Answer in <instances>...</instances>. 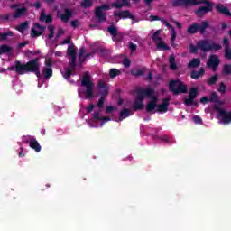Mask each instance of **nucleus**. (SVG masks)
Instances as JSON below:
<instances>
[{
  "label": "nucleus",
  "instance_id": "nucleus-33",
  "mask_svg": "<svg viewBox=\"0 0 231 231\" xmlns=\"http://www.w3.org/2000/svg\"><path fill=\"white\" fill-rule=\"evenodd\" d=\"M223 77H230L231 75V64H225L222 68Z\"/></svg>",
  "mask_w": 231,
  "mask_h": 231
},
{
  "label": "nucleus",
  "instance_id": "nucleus-50",
  "mask_svg": "<svg viewBox=\"0 0 231 231\" xmlns=\"http://www.w3.org/2000/svg\"><path fill=\"white\" fill-rule=\"evenodd\" d=\"M116 106H106V113H107V115H111V113L113 112V111H116Z\"/></svg>",
  "mask_w": 231,
  "mask_h": 231
},
{
  "label": "nucleus",
  "instance_id": "nucleus-64",
  "mask_svg": "<svg viewBox=\"0 0 231 231\" xmlns=\"http://www.w3.org/2000/svg\"><path fill=\"white\" fill-rule=\"evenodd\" d=\"M71 42V37H67L63 42H61V44H69Z\"/></svg>",
  "mask_w": 231,
  "mask_h": 231
},
{
  "label": "nucleus",
  "instance_id": "nucleus-39",
  "mask_svg": "<svg viewBox=\"0 0 231 231\" xmlns=\"http://www.w3.org/2000/svg\"><path fill=\"white\" fill-rule=\"evenodd\" d=\"M81 8H91L93 6V0H83L80 3Z\"/></svg>",
  "mask_w": 231,
  "mask_h": 231
},
{
  "label": "nucleus",
  "instance_id": "nucleus-61",
  "mask_svg": "<svg viewBox=\"0 0 231 231\" xmlns=\"http://www.w3.org/2000/svg\"><path fill=\"white\" fill-rule=\"evenodd\" d=\"M61 35H64V29H59L56 34V39H60Z\"/></svg>",
  "mask_w": 231,
  "mask_h": 231
},
{
  "label": "nucleus",
  "instance_id": "nucleus-36",
  "mask_svg": "<svg viewBox=\"0 0 231 231\" xmlns=\"http://www.w3.org/2000/svg\"><path fill=\"white\" fill-rule=\"evenodd\" d=\"M107 32L112 37H116L118 35V29L113 24L107 27Z\"/></svg>",
  "mask_w": 231,
  "mask_h": 231
},
{
  "label": "nucleus",
  "instance_id": "nucleus-4",
  "mask_svg": "<svg viewBox=\"0 0 231 231\" xmlns=\"http://www.w3.org/2000/svg\"><path fill=\"white\" fill-rule=\"evenodd\" d=\"M170 102H171V99L169 98H163L162 103L161 105H154V103H151L150 101L146 105V112L154 113V109H156L157 107L156 112L167 113V111H169V106L171 104Z\"/></svg>",
  "mask_w": 231,
  "mask_h": 231
},
{
  "label": "nucleus",
  "instance_id": "nucleus-54",
  "mask_svg": "<svg viewBox=\"0 0 231 231\" xmlns=\"http://www.w3.org/2000/svg\"><path fill=\"white\" fill-rule=\"evenodd\" d=\"M0 21H10V14H0Z\"/></svg>",
  "mask_w": 231,
  "mask_h": 231
},
{
  "label": "nucleus",
  "instance_id": "nucleus-45",
  "mask_svg": "<svg viewBox=\"0 0 231 231\" xmlns=\"http://www.w3.org/2000/svg\"><path fill=\"white\" fill-rule=\"evenodd\" d=\"M157 48L159 50H166V51L171 50V47H169L167 44H165V42L162 41H160V42L157 43Z\"/></svg>",
  "mask_w": 231,
  "mask_h": 231
},
{
  "label": "nucleus",
  "instance_id": "nucleus-43",
  "mask_svg": "<svg viewBox=\"0 0 231 231\" xmlns=\"http://www.w3.org/2000/svg\"><path fill=\"white\" fill-rule=\"evenodd\" d=\"M48 30L50 32V34L48 35V39L51 41V39L55 37V27H53V25H49Z\"/></svg>",
  "mask_w": 231,
  "mask_h": 231
},
{
  "label": "nucleus",
  "instance_id": "nucleus-58",
  "mask_svg": "<svg viewBox=\"0 0 231 231\" xmlns=\"http://www.w3.org/2000/svg\"><path fill=\"white\" fill-rule=\"evenodd\" d=\"M163 24H165L166 28H170L172 32V29H175L174 26H172L167 20H162Z\"/></svg>",
  "mask_w": 231,
  "mask_h": 231
},
{
  "label": "nucleus",
  "instance_id": "nucleus-26",
  "mask_svg": "<svg viewBox=\"0 0 231 231\" xmlns=\"http://www.w3.org/2000/svg\"><path fill=\"white\" fill-rule=\"evenodd\" d=\"M29 146L31 147V149H33V151H35L36 152H41L42 147L41 144H39V141H37V139H31L29 142Z\"/></svg>",
  "mask_w": 231,
  "mask_h": 231
},
{
  "label": "nucleus",
  "instance_id": "nucleus-16",
  "mask_svg": "<svg viewBox=\"0 0 231 231\" xmlns=\"http://www.w3.org/2000/svg\"><path fill=\"white\" fill-rule=\"evenodd\" d=\"M114 17H118L119 19H131L132 21H136V17L131 14L129 10L119 11L114 13Z\"/></svg>",
  "mask_w": 231,
  "mask_h": 231
},
{
  "label": "nucleus",
  "instance_id": "nucleus-11",
  "mask_svg": "<svg viewBox=\"0 0 231 231\" xmlns=\"http://www.w3.org/2000/svg\"><path fill=\"white\" fill-rule=\"evenodd\" d=\"M136 95L137 100L134 102L133 109L134 111H142L143 109V100H145L142 88L136 89Z\"/></svg>",
  "mask_w": 231,
  "mask_h": 231
},
{
  "label": "nucleus",
  "instance_id": "nucleus-20",
  "mask_svg": "<svg viewBox=\"0 0 231 231\" xmlns=\"http://www.w3.org/2000/svg\"><path fill=\"white\" fill-rule=\"evenodd\" d=\"M40 22L46 23V24H51V23H53V16L51 14H46V11L42 10L40 14Z\"/></svg>",
  "mask_w": 231,
  "mask_h": 231
},
{
  "label": "nucleus",
  "instance_id": "nucleus-31",
  "mask_svg": "<svg viewBox=\"0 0 231 231\" xmlns=\"http://www.w3.org/2000/svg\"><path fill=\"white\" fill-rule=\"evenodd\" d=\"M84 53H86V48L85 47H81L79 49V62L78 63V68H82V64H84V62H86V59H82Z\"/></svg>",
  "mask_w": 231,
  "mask_h": 231
},
{
  "label": "nucleus",
  "instance_id": "nucleus-2",
  "mask_svg": "<svg viewBox=\"0 0 231 231\" xmlns=\"http://www.w3.org/2000/svg\"><path fill=\"white\" fill-rule=\"evenodd\" d=\"M81 86L86 88L85 97L88 100H91L93 98V81H91V74L88 71L84 73L81 79Z\"/></svg>",
  "mask_w": 231,
  "mask_h": 231
},
{
  "label": "nucleus",
  "instance_id": "nucleus-5",
  "mask_svg": "<svg viewBox=\"0 0 231 231\" xmlns=\"http://www.w3.org/2000/svg\"><path fill=\"white\" fill-rule=\"evenodd\" d=\"M197 48H199V50H201V51H204L205 53H208V51H212V50H215V51L223 50V46L221 44L216 42L210 44V42H208V40L199 41L197 43Z\"/></svg>",
  "mask_w": 231,
  "mask_h": 231
},
{
  "label": "nucleus",
  "instance_id": "nucleus-23",
  "mask_svg": "<svg viewBox=\"0 0 231 231\" xmlns=\"http://www.w3.org/2000/svg\"><path fill=\"white\" fill-rule=\"evenodd\" d=\"M21 66H23V62L20 60H15L14 66H11L7 69L8 71H15L18 75H23V70L20 69Z\"/></svg>",
  "mask_w": 231,
  "mask_h": 231
},
{
  "label": "nucleus",
  "instance_id": "nucleus-38",
  "mask_svg": "<svg viewBox=\"0 0 231 231\" xmlns=\"http://www.w3.org/2000/svg\"><path fill=\"white\" fill-rule=\"evenodd\" d=\"M14 48H12L11 46H8V45H1L0 46V52L2 53H10V51H13Z\"/></svg>",
  "mask_w": 231,
  "mask_h": 231
},
{
  "label": "nucleus",
  "instance_id": "nucleus-56",
  "mask_svg": "<svg viewBox=\"0 0 231 231\" xmlns=\"http://www.w3.org/2000/svg\"><path fill=\"white\" fill-rule=\"evenodd\" d=\"M101 118H102V119L100 120V122H101V127H102V125H104V124H106V122H110V121H111V118H110V117L102 116Z\"/></svg>",
  "mask_w": 231,
  "mask_h": 231
},
{
  "label": "nucleus",
  "instance_id": "nucleus-44",
  "mask_svg": "<svg viewBox=\"0 0 231 231\" xmlns=\"http://www.w3.org/2000/svg\"><path fill=\"white\" fill-rule=\"evenodd\" d=\"M217 91L218 93H221V95H225L226 93V85L223 82H220Z\"/></svg>",
  "mask_w": 231,
  "mask_h": 231
},
{
  "label": "nucleus",
  "instance_id": "nucleus-19",
  "mask_svg": "<svg viewBox=\"0 0 231 231\" xmlns=\"http://www.w3.org/2000/svg\"><path fill=\"white\" fill-rule=\"evenodd\" d=\"M23 16H28V8L27 7L23 6V7L17 8L13 14L14 19H19Z\"/></svg>",
  "mask_w": 231,
  "mask_h": 231
},
{
  "label": "nucleus",
  "instance_id": "nucleus-47",
  "mask_svg": "<svg viewBox=\"0 0 231 231\" xmlns=\"http://www.w3.org/2000/svg\"><path fill=\"white\" fill-rule=\"evenodd\" d=\"M92 116H93V120H95V122H100V120H102V116H100V110L95 111L92 114Z\"/></svg>",
  "mask_w": 231,
  "mask_h": 231
},
{
  "label": "nucleus",
  "instance_id": "nucleus-62",
  "mask_svg": "<svg viewBox=\"0 0 231 231\" xmlns=\"http://www.w3.org/2000/svg\"><path fill=\"white\" fill-rule=\"evenodd\" d=\"M208 102H209L208 97H203L200 99V104H208Z\"/></svg>",
  "mask_w": 231,
  "mask_h": 231
},
{
  "label": "nucleus",
  "instance_id": "nucleus-10",
  "mask_svg": "<svg viewBox=\"0 0 231 231\" xmlns=\"http://www.w3.org/2000/svg\"><path fill=\"white\" fill-rule=\"evenodd\" d=\"M142 91L144 98H149L152 104L158 106V96H156V90H154V88L148 87L146 88H142Z\"/></svg>",
  "mask_w": 231,
  "mask_h": 231
},
{
  "label": "nucleus",
  "instance_id": "nucleus-49",
  "mask_svg": "<svg viewBox=\"0 0 231 231\" xmlns=\"http://www.w3.org/2000/svg\"><path fill=\"white\" fill-rule=\"evenodd\" d=\"M128 48L131 51H136L138 50V45L134 44L133 42H128Z\"/></svg>",
  "mask_w": 231,
  "mask_h": 231
},
{
  "label": "nucleus",
  "instance_id": "nucleus-6",
  "mask_svg": "<svg viewBox=\"0 0 231 231\" xmlns=\"http://www.w3.org/2000/svg\"><path fill=\"white\" fill-rule=\"evenodd\" d=\"M209 27L210 23H208V21H202L201 24L194 23L193 24L188 27L187 33H189V35H196V33L199 32L200 35H203V33L207 32V28Z\"/></svg>",
  "mask_w": 231,
  "mask_h": 231
},
{
  "label": "nucleus",
  "instance_id": "nucleus-21",
  "mask_svg": "<svg viewBox=\"0 0 231 231\" xmlns=\"http://www.w3.org/2000/svg\"><path fill=\"white\" fill-rule=\"evenodd\" d=\"M216 10L218 14H222V15H226V17H231V12L228 7L223 5L222 4H217Z\"/></svg>",
  "mask_w": 231,
  "mask_h": 231
},
{
  "label": "nucleus",
  "instance_id": "nucleus-42",
  "mask_svg": "<svg viewBox=\"0 0 231 231\" xmlns=\"http://www.w3.org/2000/svg\"><path fill=\"white\" fill-rule=\"evenodd\" d=\"M122 72L117 69H110L109 75L111 79H115V77H118Z\"/></svg>",
  "mask_w": 231,
  "mask_h": 231
},
{
  "label": "nucleus",
  "instance_id": "nucleus-24",
  "mask_svg": "<svg viewBox=\"0 0 231 231\" xmlns=\"http://www.w3.org/2000/svg\"><path fill=\"white\" fill-rule=\"evenodd\" d=\"M171 5L173 8H179L180 6H190V0H173Z\"/></svg>",
  "mask_w": 231,
  "mask_h": 231
},
{
  "label": "nucleus",
  "instance_id": "nucleus-37",
  "mask_svg": "<svg viewBox=\"0 0 231 231\" xmlns=\"http://www.w3.org/2000/svg\"><path fill=\"white\" fill-rule=\"evenodd\" d=\"M217 80H219L217 74L211 76L208 80V86H215V84H217Z\"/></svg>",
  "mask_w": 231,
  "mask_h": 231
},
{
  "label": "nucleus",
  "instance_id": "nucleus-30",
  "mask_svg": "<svg viewBox=\"0 0 231 231\" xmlns=\"http://www.w3.org/2000/svg\"><path fill=\"white\" fill-rule=\"evenodd\" d=\"M42 73L43 75V79H45V80H48V79L53 77V69L45 67L43 68Z\"/></svg>",
  "mask_w": 231,
  "mask_h": 231
},
{
  "label": "nucleus",
  "instance_id": "nucleus-18",
  "mask_svg": "<svg viewBox=\"0 0 231 231\" xmlns=\"http://www.w3.org/2000/svg\"><path fill=\"white\" fill-rule=\"evenodd\" d=\"M60 12H58L57 13V17H60V20L63 23H68L69 21V18L73 17V10L65 8L64 9V14H60Z\"/></svg>",
  "mask_w": 231,
  "mask_h": 231
},
{
  "label": "nucleus",
  "instance_id": "nucleus-17",
  "mask_svg": "<svg viewBox=\"0 0 231 231\" xmlns=\"http://www.w3.org/2000/svg\"><path fill=\"white\" fill-rule=\"evenodd\" d=\"M67 55H69V64H77V50H75V45H70L67 49Z\"/></svg>",
  "mask_w": 231,
  "mask_h": 231
},
{
  "label": "nucleus",
  "instance_id": "nucleus-12",
  "mask_svg": "<svg viewBox=\"0 0 231 231\" xmlns=\"http://www.w3.org/2000/svg\"><path fill=\"white\" fill-rule=\"evenodd\" d=\"M221 60H219V56L216 54H211L207 61L208 68H210L212 71H217L219 68Z\"/></svg>",
  "mask_w": 231,
  "mask_h": 231
},
{
  "label": "nucleus",
  "instance_id": "nucleus-53",
  "mask_svg": "<svg viewBox=\"0 0 231 231\" xmlns=\"http://www.w3.org/2000/svg\"><path fill=\"white\" fill-rule=\"evenodd\" d=\"M193 121L196 123V124H203V119H201V117H199V116H195L193 117Z\"/></svg>",
  "mask_w": 231,
  "mask_h": 231
},
{
  "label": "nucleus",
  "instance_id": "nucleus-55",
  "mask_svg": "<svg viewBox=\"0 0 231 231\" xmlns=\"http://www.w3.org/2000/svg\"><path fill=\"white\" fill-rule=\"evenodd\" d=\"M45 68H52L53 67V61L50 59V60H45Z\"/></svg>",
  "mask_w": 231,
  "mask_h": 231
},
{
  "label": "nucleus",
  "instance_id": "nucleus-28",
  "mask_svg": "<svg viewBox=\"0 0 231 231\" xmlns=\"http://www.w3.org/2000/svg\"><path fill=\"white\" fill-rule=\"evenodd\" d=\"M133 114H131V110L127 108H123L119 114V122H122V120H125V118L131 116Z\"/></svg>",
  "mask_w": 231,
  "mask_h": 231
},
{
  "label": "nucleus",
  "instance_id": "nucleus-9",
  "mask_svg": "<svg viewBox=\"0 0 231 231\" xmlns=\"http://www.w3.org/2000/svg\"><path fill=\"white\" fill-rule=\"evenodd\" d=\"M198 95H199L198 88H191L189 89L188 98L184 99V104L188 107H189L190 106H198V101H196V97H198Z\"/></svg>",
  "mask_w": 231,
  "mask_h": 231
},
{
  "label": "nucleus",
  "instance_id": "nucleus-34",
  "mask_svg": "<svg viewBox=\"0 0 231 231\" xmlns=\"http://www.w3.org/2000/svg\"><path fill=\"white\" fill-rule=\"evenodd\" d=\"M201 64V59L199 58H193L190 62L188 64V68H199Z\"/></svg>",
  "mask_w": 231,
  "mask_h": 231
},
{
  "label": "nucleus",
  "instance_id": "nucleus-13",
  "mask_svg": "<svg viewBox=\"0 0 231 231\" xmlns=\"http://www.w3.org/2000/svg\"><path fill=\"white\" fill-rule=\"evenodd\" d=\"M44 30H46L45 26L41 25L39 23H33V28L31 29V37L32 39L41 37L44 33Z\"/></svg>",
  "mask_w": 231,
  "mask_h": 231
},
{
  "label": "nucleus",
  "instance_id": "nucleus-51",
  "mask_svg": "<svg viewBox=\"0 0 231 231\" xmlns=\"http://www.w3.org/2000/svg\"><path fill=\"white\" fill-rule=\"evenodd\" d=\"M76 68H77V63H69V67L67 68V69H69V71L73 73Z\"/></svg>",
  "mask_w": 231,
  "mask_h": 231
},
{
  "label": "nucleus",
  "instance_id": "nucleus-27",
  "mask_svg": "<svg viewBox=\"0 0 231 231\" xmlns=\"http://www.w3.org/2000/svg\"><path fill=\"white\" fill-rule=\"evenodd\" d=\"M203 75H205V69L203 67H201L199 69V71L197 70H192L190 77L191 79H193L194 80H199L200 77H203Z\"/></svg>",
  "mask_w": 231,
  "mask_h": 231
},
{
  "label": "nucleus",
  "instance_id": "nucleus-14",
  "mask_svg": "<svg viewBox=\"0 0 231 231\" xmlns=\"http://www.w3.org/2000/svg\"><path fill=\"white\" fill-rule=\"evenodd\" d=\"M212 10H214V5H210L208 4V5L206 6L198 7V9L195 10V14L197 15V17L201 18L207 15V14H208L209 12H212Z\"/></svg>",
  "mask_w": 231,
  "mask_h": 231
},
{
  "label": "nucleus",
  "instance_id": "nucleus-60",
  "mask_svg": "<svg viewBox=\"0 0 231 231\" xmlns=\"http://www.w3.org/2000/svg\"><path fill=\"white\" fill-rule=\"evenodd\" d=\"M93 109H95V106L93 104H90L88 107H87V113L89 115V113H93Z\"/></svg>",
  "mask_w": 231,
  "mask_h": 231
},
{
  "label": "nucleus",
  "instance_id": "nucleus-40",
  "mask_svg": "<svg viewBox=\"0 0 231 231\" xmlns=\"http://www.w3.org/2000/svg\"><path fill=\"white\" fill-rule=\"evenodd\" d=\"M61 73H62L63 79H66V80H69V79L73 75V72L67 68H65L64 71Z\"/></svg>",
  "mask_w": 231,
  "mask_h": 231
},
{
  "label": "nucleus",
  "instance_id": "nucleus-52",
  "mask_svg": "<svg viewBox=\"0 0 231 231\" xmlns=\"http://www.w3.org/2000/svg\"><path fill=\"white\" fill-rule=\"evenodd\" d=\"M123 64H124L125 68H129V67L131 66V60L125 58V59L123 60Z\"/></svg>",
  "mask_w": 231,
  "mask_h": 231
},
{
  "label": "nucleus",
  "instance_id": "nucleus-46",
  "mask_svg": "<svg viewBox=\"0 0 231 231\" xmlns=\"http://www.w3.org/2000/svg\"><path fill=\"white\" fill-rule=\"evenodd\" d=\"M160 33H162L161 30H157L152 36V41H153L154 42H156V41H162V38L159 37Z\"/></svg>",
  "mask_w": 231,
  "mask_h": 231
},
{
  "label": "nucleus",
  "instance_id": "nucleus-7",
  "mask_svg": "<svg viewBox=\"0 0 231 231\" xmlns=\"http://www.w3.org/2000/svg\"><path fill=\"white\" fill-rule=\"evenodd\" d=\"M169 89L173 95H181L189 91L187 85L180 80H171L169 83Z\"/></svg>",
  "mask_w": 231,
  "mask_h": 231
},
{
  "label": "nucleus",
  "instance_id": "nucleus-25",
  "mask_svg": "<svg viewBox=\"0 0 231 231\" xmlns=\"http://www.w3.org/2000/svg\"><path fill=\"white\" fill-rule=\"evenodd\" d=\"M190 1V6H198L199 5H206V6H214V3L208 1V0H189Z\"/></svg>",
  "mask_w": 231,
  "mask_h": 231
},
{
  "label": "nucleus",
  "instance_id": "nucleus-15",
  "mask_svg": "<svg viewBox=\"0 0 231 231\" xmlns=\"http://www.w3.org/2000/svg\"><path fill=\"white\" fill-rule=\"evenodd\" d=\"M222 44L224 47V57L226 60H231V48L230 40L228 38H223Z\"/></svg>",
  "mask_w": 231,
  "mask_h": 231
},
{
  "label": "nucleus",
  "instance_id": "nucleus-8",
  "mask_svg": "<svg viewBox=\"0 0 231 231\" xmlns=\"http://www.w3.org/2000/svg\"><path fill=\"white\" fill-rule=\"evenodd\" d=\"M111 10L109 4H105L96 7L94 14L98 23H106L107 21V14L106 12Z\"/></svg>",
  "mask_w": 231,
  "mask_h": 231
},
{
  "label": "nucleus",
  "instance_id": "nucleus-41",
  "mask_svg": "<svg viewBox=\"0 0 231 231\" xmlns=\"http://www.w3.org/2000/svg\"><path fill=\"white\" fill-rule=\"evenodd\" d=\"M8 37H14V32L12 31H9L5 33H0V41H6Z\"/></svg>",
  "mask_w": 231,
  "mask_h": 231
},
{
  "label": "nucleus",
  "instance_id": "nucleus-35",
  "mask_svg": "<svg viewBox=\"0 0 231 231\" xmlns=\"http://www.w3.org/2000/svg\"><path fill=\"white\" fill-rule=\"evenodd\" d=\"M28 26H30V22L25 21V22L20 23V24L17 26L16 30H18V32H19L20 33H23L25 30H28Z\"/></svg>",
  "mask_w": 231,
  "mask_h": 231
},
{
  "label": "nucleus",
  "instance_id": "nucleus-59",
  "mask_svg": "<svg viewBox=\"0 0 231 231\" xmlns=\"http://www.w3.org/2000/svg\"><path fill=\"white\" fill-rule=\"evenodd\" d=\"M71 28H77L79 27V20H73L70 22Z\"/></svg>",
  "mask_w": 231,
  "mask_h": 231
},
{
  "label": "nucleus",
  "instance_id": "nucleus-3",
  "mask_svg": "<svg viewBox=\"0 0 231 231\" xmlns=\"http://www.w3.org/2000/svg\"><path fill=\"white\" fill-rule=\"evenodd\" d=\"M97 89L99 90L101 97L99 98L97 106L98 109H102L104 107V102H106V98L107 95H109V85L104 80H99L97 83Z\"/></svg>",
  "mask_w": 231,
  "mask_h": 231
},
{
  "label": "nucleus",
  "instance_id": "nucleus-57",
  "mask_svg": "<svg viewBox=\"0 0 231 231\" xmlns=\"http://www.w3.org/2000/svg\"><path fill=\"white\" fill-rule=\"evenodd\" d=\"M198 50H199V48H198V47H196V46H194V45H190V46H189V51H190L191 53H198Z\"/></svg>",
  "mask_w": 231,
  "mask_h": 231
},
{
  "label": "nucleus",
  "instance_id": "nucleus-48",
  "mask_svg": "<svg viewBox=\"0 0 231 231\" xmlns=\"http://www.w3.org/2000/svg\"><path fill=\"white\" fill-rule=\"evenodd\" d=\"M131 75H133V77H142V75H143V70L142 69L132 70Z\"/></svg>",
  "mask_w": 231,
  "mask_h": 231
},
{
  "label": "nucleus",
  "instance_id": "nucleus-63",
  "mask_svg": "<svg viewBox=\"0 0 231 231\" xmlns=\"http://www.w3.org/2000/svg\"><path fill=\"white\" fill-rule=\"evenodd\" d=\"M176 35H177L176 29H172V31H171V41H172V42H174V41H176Z\"/></svg>",
  "mask_w": 231,
  "mask_h": 231
},
{
  "label": "nucleus",
  "instance_id": "nucleus-29",
  "mask_svg": "<svg viewBox=\"0 0 231 231\" xmlns=\"http://www.w3.org/2000/svg\"><path fill=\"white\" fill-rule=\"evenodd\" d=\"M209 102L210 104L216 102L215 106H219L223 104V102L219 100V97H217V93L216 92H212L211 95L209 96Z\"/></svg>",
  "mask_w": 231,
  "mask_h": 231
},
{
  "label": "nucleus",
  "instance_id": "nucleus-22",
  "mask_svg": "<svg viewBox=\"0 0 231 231\" xmlns=\"http://www.w3.org/2000/svg\"><path fill=\"white\" fill-rule=\"evenodd\" d=\"M121 1L117 0L112 3V7L116 8V10H120V8H124V6H129L131 5V2H129V0H121Z\"/></svg>",
  "mask_w": 231,
  "mask_h": 231
},
{
  "label": "nucleus",
  "instance_id": "nucleus-1",
  "mask_svg": "<svg viewBox=\"0 0 231 231\" xmlns=\"http://www.w3.org/2000/svg\"><path fill=\"white\" fill-rule=\"evenodd\" d=\"M20 70L22 71V75L34 73L36 77H41V58L37 57L30 60L26 63H22Z\"/></svg>",
  "mask_w": 231,
  "mask_h": 231
},
{
  "label": "nucleus",
  "instance_id": "nucleus-32",
  "mask_svg": "<svg viewBox=\"0 0 231 231\" xmlns=\"http://www.w3.org/2000/svg\"><path fill=\"white\" fill-rule=\"evenodd\" d=\"M169 62H170V69H172V71H177L178 65L176 64V57L174 55L170 56Z\"/></svg>",
  "mask_w": 231,
  "mask_h": 231
}]
</instances>
